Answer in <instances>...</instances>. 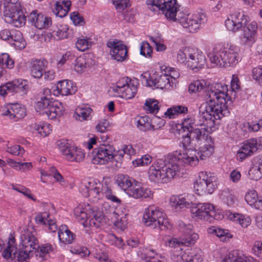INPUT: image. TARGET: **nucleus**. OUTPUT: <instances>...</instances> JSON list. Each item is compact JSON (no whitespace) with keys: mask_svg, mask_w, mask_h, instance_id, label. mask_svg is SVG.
<instances>
[{"mask_svg":"<svg viewBox=\"0 0 262 262\" xmlns=\"http://www.w3.org/2000/svg\"><path fill=\"white\" fill-rule=\"evenodd\" d=\"M81 190L85 197L91 196L97 200L106 197L114 202H120V200L112 194L110 182L103 180L101 182H88L82 184Z\"/></svg>","mask_w":262,"mask_h":262,"instance_id":"obj_7","label":"nucleus"},{"mask_svg":"<svg viewBox=\"0 0 262 262\" xmlns=\"http://www.w3.org/2000/svg\"><path fill=\"white\" fill-rule=\"evenodd\" d=\"M173 153H177V157L181 163L191 166H195L199 162L198 155L199 154L195 149L192 148H187L185 153L176 151Z\"/></svg>","mask_w":262,"mask_h":262,"instance_id":"obj_20","label":"nucleus"},{"mask_svg":"<svg viewBox=\"0 0 262 262\" xmlns=\"http://www.w3.org/2000/svg\"><path fill=\"white\" fill-rule=\"evenodd\" d=\"M252 251L256 256L262 259V242L259 241L255 242Z\"/></svg>","mask_w":262,"mask_h":262,"instance_id":"obj_63","label":"nucleus"},{"mask_svg":"<svg viewBox=\"0 0 262 262\" xmlns=\"http://www.w3.org/2000/svg\"><path fill=\"white\" fill-rule=\"evenodd\" d=\"M156 255L157 253L153 250H148L141 255V262H162L156 257Z\"/></svg>","mask_w":262,"mask_h":262,"instance_id":"obj_42","label":"nucleus"},{"mask_svg":"<svg viewBox=\"0 0 262 262\" xmlns=\"http://www.w3.org/2000/svg\"><path fill=\"white\" fill-rule=\"evenodd\" d=\"M190 47H185L183 50H180L177 54L178 60L183 63L185 61L187 62L188 57L189 56Z\"/></svg>","mask_w":262,"mask_h":262,"instance_id":"obj_56","label":"nucleus"},{"mask_svg":"<svg viewBox=\"0 0 262 262\" xmlns=\"http://www.w3.org/2000/svg\"><path fill=\"white\" fill-rule=\"evenodd\" d=\"M28 18L32 25L39 29L48 28L52 24L50 17L45 16L41 14H37L35 11L29 14Z\"/></svg>","mask_w":262,"mask_h":262,"instance_id":"obj_24","label":"nucleus"},{"mask_svg":"<svg viewBox=\"0 0 262 262\" xmlns=\"http://www.w3.org/2000/svg\"><path fill=\"white\" fill-rule=\"evenodd\" d=\"M129 80L128 77H124L120 79L117 83L116 85L113 88V90L114 92L120 94L126 86L129 84Z\"/></svg>","mask_w":262,"mask_h":262,"instance_id":"obj_46","label":"nucleus"},{"mask_svg":"<svg viewBox=\"0 0 262 262\" xmlns=\"http://www.w3.org/2000/svg\"><path fill=\"white\" fill-rule=\"evenodd\" d=\"M202 251L199 248L186 250L180 256V259L185 262H201Z\"/></svg>","mask_w":262,"mask_h":262,"instance_id":"obj_28","label":"nucleus"},{"mask_svg":"<svg viewBox=\"0 0 262 262\" xmlns=\"http://www.w3.org/2000/svg\"><path fill=\"white\" fill-rule=\"evenodd\" d=\"M46 69L45 62L40 60H35L31 62L30 67L31 75L35 78L39 79L42 75Z\"/></svg>","mask_w":262,"mask_h":262,"instance_id":"obj_29","label":"nucleus"},{"mask_svg":"<svg viewBox=\"0 0 262 262\" xmlns=\"http://www.w3.org/2000/svg\"><path fill=\"white\" fill-rule=\"evenodd\" d=\"M69 11L66 9V7L64 8L62 5L59 4V3L56 2L53 12L56 16L63 17L67 14Z\"/></svg>","mask_w":262,"mask_h":262,"instance_id":"obj_54","label":"nucleus"},{"mask_svg":"<svg viewBox=\"0 0 262 262\" xmlns=\"http://www.w3.org/2000/svg\"><path fill=\"white\" fill-rule=\"evenodd\" d=\"M221 198L228 206L233 205L236 200L235 196L228 191L223 192L221 194Z\"/></svg>","mask_w":262,"mask_h":262,"instance_id":"obj_50","label":"nucleus"},{"mask_svg":"<svg viewBox=\"0 0 262 262\" xmlns=\"http://www.w3.org/2000/svg\"><path fill=\"white\" fill-rule=\"evenodd\" d=\"M184 124L185 126L191 127V136L195 138V141L203 143L199 152L200 159L203 160L210 157L214 151V146L212 139L208 135V129L213 127L214 124H205L203 121L196 119L188 120Z\"/></svg>","mask_w":262,"mask_h":262,"instance_id":"obj_5","label":"nucleus"},{"mask_svg":"<svg viewBox=\"0 0 262 262\" xmlns=\"http://www.w3.org/2000/svg\"><path fill=\"white\" fill-rule=\"evenodd\" d=\"M6 151L14 156H20L25 152V150L19 145H15L10 147H7Z\"/></svg>","mask_w":262,"mask_h":262,"instance_id":"obj_57","label":"nucleus"},{"mask_svg":"<svg viewBox=\"0 0 262 262\" xmlns=\"http://www.w3.org/2000/svg\"><path fill=\"white\" fill-rule=\"evenodd\" d=\"M171 205L175 208L180 207L183 208L184 207L191 208L193 205L192 202H189L186 201V198L182 195L172 196L170 199Z\"/></svg>","mask_w":262,"mask_h":262,"instance_id":"obj_34","label":"nucleus"},{"mask_svg":"<svg viewBox=\"0 0 262 262\" xmlns=\"http://www.w3.org/2000/svg\"><path fill=\"white\" fill-rule=\"evenodd\" d=\"M4 7H8L10 9H20L21 8L20 3L18 0H5Z\"/></svg>","mask_w":262,"mask_h":262,"instance_id":"obj_62","label":"nucleus"},{"mask_svg":"<svg viewBox=\"0 0 262 262\" xmlns=\"http://www.w3.org/2000/svg\"><path fill=\"white\" fill-rule=\"evenodd\" d=\"M146 4L151 11L155 10L152 8L155 6L162 11L167 19L179 22L184 28L188 29L190 32L196 31L207 20L206 15L204 13L190 15L179 12L176 0H147Z\"/></svg>","mask_w":262,"mask_h":262,"instance_id":"obj_2","label":"nucleus"},{"mask_svg":"<svg viewBox=\"0 0 262 262\" xmlns=\"http://www.w3.org/2000/svg\"><path fill=\"white\" fill-rule=\"evenodd\" d=\"M50 217V215L48 213L44 212L37 214L35 220L37 224L46 225L48 221L51 219Z\"/></svg>","mask_w":262,"mask_h":262,"instance_id":"obj_51","label":"nucleus"},{"mask_svg":"<svg viewBox=\"0 0 262 262\" xmlns=\"http://www.w3.org/2000/svg\"><path fill=\"white\" fill-rule=\"evenodd\" d=\"M177 154L173 152L168 154L164 160L160 159L165 177L164 181L166 183L173 179L180 171L179 164L181 162L177 157Z\"/></svg>","mask_w":262,"mask_h":262,"instance_id":"obj_11","label":"nucleus"},{"mask_svg":"<svg viewBox=\"0 0 262 262\" xmlns=\"http://www.w3.org/2000/svg\"><path fill=\"white\" fill-rule=\"evenodd\" d=\"M193 205L192 206L190 211L194 216L209 223L213 222L215 218V212L212 204L199 203Z\"/></svg>","mask_w":262,"mask_h":262,"instance_id":"obj_13","label":"nucleus"},{"mask_svg":"<svg viewBox=\"0 0 262 262\" xmlns=\"http://www.w3.org/2000/svg\"><path fill=\"white\" fill-rule=\"evenodd\" d=\"M252 77L259 83H262V67H256L253 69Z\"/></svg>","mask_w":262,"mask_h":262,"instance_id":"obj_64","label":"nucleus"},{"mask_svg":"<svg viewBox=\"0 0 262 262\" xmlns=\"http://www.w3.org/2000/svg\"><path fill=\"white\" fill-rule=\"evenodd\" d=\"M143 219L145 226L152 229L166 231L172 227L165 214L154 206L145 209Z\"/></svg>","mask_w":262,"mask_h":262,"instance_id":"obj_9","label":"nucleus"},{"mask_svg":"<svg viewBox=\"0 0 262 262\" xmlns=\"http://www.w3.org/2000/svg\"><path fill=\"white\" fill-rule=\"evenodd\" d=\"M220 85L214 87L206 86V83L203 80L194 81L191 82L188 87L190 93L201 92L203 91L205 103H202L199 107V114L203 105H205L206 110L204 114H209L221 119L228 113L226 101L230 100L226 86H221L222 90L219 89Z\"/></svg>","mask_w":262,"mask_h":262,"instance_id":"obj_1","label":"nucleus"},{"mask_svg":"<svg viewBox=\"0 0 262 262\" xmlns=\"http://www.w3.org/2000/svg\"><path fill=\"white\" fill-rule=\"evenodd\" d=\"M113 4L119 12L122 11L129 6L128 0H116L113 2Z\"/></svg>","mask_w":262,"mask_h":262,"instance_id":"obj_60","label":"nucleus"},{"mask_svg":"<svg viewBox=\"0 0 262 262\" xmlns=\"http://www.w3.org/2000/svg\"><path fill=\"white\" fill-rule=\"evenodd\" d=\"M76 46L79 51H84L92 46V41L88 38H78Z\"/></svg>","mask_w":262,"mask_h":262,"instance_id":"obj_45","label":"nucleus"},{"mask_svg":"<svg viewBox=\"0 0 262 262\" xmlns=\"http://www.w3.org/2000/svg\"><path fill=\"white\" fill-rule=\"evenodd\" d=\"M234 217V220L243 228L247 227L251 224V219L248 216L237 214Z\"/></svg>","mask_w":262,"mask_h":262,"instance_id":"obj_48","label":"nucleus"},{"mask_svg":"<svg viewBox=\"0 0 262 262\" xmlns=\"http://www.w3.org/2000/svg\"><path fill=\"white\" fill-rule=\"evenodd\" d=\"M73 64L75 71L78 73L82 72L86 66L85 59L81 57L76 58Z\"/></svg>","mask_w":262,"mask_h":262,"instance_id":"obj_49","label":"nucleus"},{"mask_svg":"<svg viewBox=\"0 0 262 262\" xmlns=\"http://www.w3.org/2000/svg\"><path fill=\"white\" fill-rule=\"evenodd\" d=\"M76 219L84 227L99 228L104 223L102 212L97 207H92L89 204L79 205L74 209Z\"/></svg>","mask_w":262,"mask_h":262,"instance_id":"obj_6","label":"nucleus"},{"mask_svg":"<svg viewBox=\"0 0 262 262\" xmlns=\"http://www.w3.org/2000/svg\"><path fill=\"white\" fill-rule=\"evenodd\" d=\"M206 63L205 56L197 49L190 48L189 56L187 60V66L196 72L204 67Z\"/></svg>","mask_w":262,"mask_h":262,"instance_id":"obj_17","label":"nucleus"},{"mask_svg":"<svg viewBox=\"0 0 262 262\" xmlns=\"http://www.w3.org/2000/svg\"><path fill=\"white\" fill-rule=\"evenodd\" d=\"M262 172L256 166H252L249 171V175L252 180L257 181L261 177Z\"/></svg>","mask_w":262,"mask_h":262,"instance_id":"obj_61","label":"nucleus"},{"mask_svg":"<svg viewBox=\"0 0 262 262\" xmlns=\"http://www.w3.org/2000/svg\"><path fill=\"white\" fill-rule=\"evenodd\" d=\"M120 210H117L114 211L112 216V220L114 225L120 228L121 230H123L127 225V219L126 216V213H120Z\"/></svg>","mask_w":262,"mask_h":262,"instance_id":"obj_31","label":"nucleus"},{"mask_svg":"<svg viewBox=\"0 0 262 262\" xmlns=\"http://www.w3.org/2000/svg\"><path fill=\"white\" fill-rule=\"evenodd\" d=\"M110 126V123L107 120L102 119L99 121L96 126L97 132L100 133H104L108 130Z\"/></svg>","mask_w":262,"mask_h":262,"instance_id":"obj_58","label":"nucleus"},{"mask_svg":"<svg viewBox=\"0 0 262 262\" xmlns=\"http://www.w3.org/2000/svg\"><path fill=\"white\" fill-rule=\"evenodd\" d=\"M222 262H256L252 257L239 256L236 252H232L224 257Z\"/></svg>","mask_w":262,"mask_h":262,"instance_id":"obj_35","label":"nucleus"},{"mask_svg":"<svg viewBox=\"0 0 262 262\" xmlns=\"http://www.w3.org/2000/svg\"><path fill=\"white\" fill-rule=\"evenodd\" d=\"M92 112V108L89 106H85L84 107L77 109L76 113L78 116V119L81 121L90 119Z\"/></svg>","mask_w":262,"mask_h":262,"instance_id":"obj_41","label":"nucleus"},{"mask_svg":"<svg viewBox=\"0 0 262 262\" xmlns=\"http://www.w3.org/2000/svg\"><path fill=\"white\" fill-rule=\"evenodd\" d=\"M182 231L184 233V237L182 238V243L184 245L188 246L194 244L199 238V235L192 231V225H186L182 223L179 224Z\"/></svg>","mask_w":262,"mask_h":262,"instance_id":"obj_25","label":"nucleus"},{"mask_svg":"<svg viewBox=\"0 0 262 262\" xmlns=\"http://www.w3.org/2000/svg\"><path fill=\"white\" fill-rule=\"evenodd\" d=\"M147 83L149 86H154L157 89H169L172 86L173 80L169 79V76L166 73L159 76L156 75L154 78L151 77L147 80Z\"/></svg>","mask_w":262,"mask_h":262,"instance_id":"obj_21","label":"nucleus"},{"mask_svg":"<svg viewBox=\"0 0 262 262\" xmlns=\"http://www.w3.org/2000/svg\"><path fill=\"white\" fill-rule=\"evenodd\" d=\"M129 196L136 199L143 200L146 198H151L153 193L148 188H144L135 185L128 190L127 192Z\"/></svg>","mask_w":262,"mask_h":262,"instance_id":"obj_26","label":"nucleus"},{"mask_svg":"<svg viewBox=\"0 0 262 262\" xmlns=\"http://www.w3.org/2000/svg\"><path fill=\"white\" fill-rule=\"evenodd\" d=\"M262 148V138H252L245 141L237 153V158L241 161L251 156Z\"/></svg>","mask_w":262,"mask_h":262,"instance_id":"obj_14","label":"nucleus"},{"mask_svg":"<svg viewBox=\"0 0 262 262\" xmlns=\"http://www.w3.org/2000/svg\"><path fill=\"white\" fill-rule=\"evenodd\" d=\"M76 91L77 88L72 81L63 80L58 82L53 93L55 96H68L74 94Z\"/></svg>","mask_w":262,"mask_h":262,"instance_id":"obj_23","label":"nucleus"},{"mask_svg":"<svg viewBox=\"0 0 262 262\" xmlns=\"http://www.w3.org/2000/svg\"><path fill=\"white\" fill-rule=\"evenodd\" d=\"M199 178L194 186L196 193L200 195L212 193L216 187V178L206 171L200 172Z\"/></svg>","mask_w":262,"mask_h":262,"instance_id":"obj_12","label":"nucleus"},{"mask_svg":"<svg viewBox=\"0 0 262 262\" xmlns=\"http://www.w3.org/2000/svg\"><path fill=\"white\" fill-rule=\"evenodd\" d=\"M3 14L5 21L15 27H20L25 24L26 17L21 8L16 10L15 8L4 7Z\"/></svg>","mask_w":262,"mask_h":262,"instance_id":"obj_16","label":"nucleus"},{"mask_svg":"<svg viewBox=\"0 0 262 262\" xmlns=\"http://www.w3.org/2000/svg\"><path fill=\"white\" fill-rule=\"evenodd\" d=\"M118 186L124 191L129 189L132 186H134L131 182L130 178L124 174H118L116 180Z\"/></svg>","mask_w":262,"mask_h":262,"instance_id":"obj_36","label":"nucleus"},{"mask_svg":"<svg viewBox=\"0 0 262 262\" xmlns=\"http://www.w3.org/2000/svg\"><path fill=\"white\" fill-rule=\"evenodd\" d=\"M258 196L256 192L254 190H249L245 195V200L247 203L250 205L253 206L254 203H255L257 200H258Z\"/></svg>","mask_w":262,"mask_h":262,"instance_id":"obj_52","label":"nucleus"},{"mask_svg":"<svg viewBox=\"0 0 262 262\" xmlns=\"http://www.w3.org/2000/svg\"><path fill=\"white\" fill-rule=\"evenodd\" d=\"M157 100L153 99L147 100L145 103L144 110L147 113H157L159 108Z\"/></svg>","mask_w":262,"mask_h":262,"instance_id":"obj_43","label":"nucleus"},{"mask_svg":"<svg viewBox=\"0 0 262 262\" xmlns=\"http://www.w3.org/2000/svg\"><path fill=\"white\" fill-rule=\"evenodd\" d=\"M244 129L246 132H256L262 127V119L258 121L257 123L245 122L243 124Z\"/></svg>","mask_w":262,"mask_h":262,"instance_id":"obj_47","label":"nucleus"},{"mask_svg":"<svg viewBox=\"0 0 262 262\" xmlns=\"http://www.w3.org/2000/svg\"><path fill=\"white\" fill-rule=\"evenodd\" d=\"M107 46L111 49L110 53L114 59L122 62L126 58L127 48L121 40L117 39L110 40L107 42Z\"/></svg>","mask_w":262,"mask_h":262,"instance_id":"obj_18","label":"nucleus"},{"mask_svg":"<svg viewBox=\"0 0 262 262\" xmlns=\"http://www.w3.org/2000/svg\"><path fill=\"white\" fill-rule=\"evenodd\" d=\"M59 241L65 244L72 243L74 240V235L66 225L61 226L58 232Z\"/></svg>","mask_w":262,"mask_h":262,"instance_id":"obj_32","label":"nucleus"},{"mask_svg":"<svg viewBox=\"0 0 262 262\" xmlns=\"http://www.w3.org/2000/svg\"><path fill=\"white\" fill-rule=\"evenodd\" d=\"M13 37H11L10 42L16 49L21 50L25 48L26 42L23 38L22 33L18 30H13Z\"/></svg>","mask_w":262,"mask_h":262,"instance_id":"obj_33","label":"nucleus"},{"mask_svg":"<svg viewBox=\"0 0 262 262\" xmlns=\"http://www.w3.org/2000/svg\"><path fill=\"white\" fill-rule=\"evenodd\" d=\"M208 231L210 233H214L217 236L221 238L222 241H225L226 239L229 238L231 237V235L229 234L228 230H224L220 228H215L213 227L210 228Z\"/></svg>","mask_w":262,"mask_h":262,"instance_id":"obj_44","label":"nucleus"},{"mask_svg":"<svg viewBox=\"0 0 262 262\" xmlns=\"http://www.w3.org/2000/svg\"><path fill=\"white\" fill-rule=\"evenodd\" d=\"M53 250V246L50 244H44L37 248L36 252V256L44 259V257Z\"/></svg>","mask_w":262,"mask_h":262,"instance_id":"obj_39","label":"nucleus"},{"mask_svg":"<svg viewBox=\"0 0 262 262\" xmlns=\"http://www.w3.org/2000/svg\"><path fill=\"white\" fill-rule=\"evenodd\" d=\"M238 48L234 46H227L218 49L215 48L209 53L208 57L212 63L224 68L237 64L239 60Z\"/></svg>","mask_w":262,"mask_h":262,"instance_id":"obj_8","label":"nucleus"},{"mask_svg":"<svg viewBox=\"0 0 262 262\" xmlns=\"http://www.w3.org/2000/svg\"><path fill=\"white\" fill-rule=\"evenodd\" d=\"M20 238L19 250L17 251L14 246L15 240L11 236L9 238L7 248L3 252V255L6 259L11 258L14 262H29L30 257L35 253L38 247V241L33 229L29 228L24 230Z\"/></svg>","mask_w":262,"mask_h":262,"instance_id":"obj_3","label":"nucleus"},{"mask_svg":"<svg viewBox=\"0 0 262 262\" xmlns=\"http://www.w3.org/2000/svg\"><path fill=\"white\" fill-rule=\"evenodd\" d=\"M53 101L46 97L41 98L40 100L37 101L35 106V108L37 112H42L43 114H45L47 110L50 106V104Z\"/></svg>","mask_w":262,"mask_h":262,"instance_id":"obj_40","label":"nucleus"},{"mask_svg":"<svg viewBox=\"0 0 262 262\" xmlns=\"http://www.w3.org/2000/svg\"><path fill=\"white\" fill-rule=\"evenodd\" d=\"M148 177L149 180L155 183H166L163 172L160 160H158L151 165L148 171Z\"/></svg>","mask_w":262,"mask_h":262,"instance_id":"obj_22","label":"nucleus"},{"mask_svg":"<svg viewBox=\"0 0 262 262\" xmlns=\"http://www.w3.org/2000/svg\"><path fill=\"white\" fill-rule=\"evenodd\" d=\"M152 50L149 43L144 41L142 43L140 47V54L145 57H151Z\"/></svg>","mask_w":262,"mask_h":262,"instance_id":"obj_53","label":"nucleus"},{"mask_svg":"<svg viewBox=\"0 0 262 262\" xmlns=\"http://www.w3.org/2000/svg\"><path fill=\"white\" fill-rule=\"evenodd\" d=\"M151 162V157L148 155H145L142 156L140 159H137L133 162L134 165L145 166L150 163Z\"/></svg>","mask_w":262,"mask_h":262,"instance_id":"obj_59","label":"nucleus"},{"mask_svg":"<svg viewBox=\"0 0 262 262\" xmlns=\"http://www.w3.org/2000/svg\"><path fill=\"white\" fill-rule=\"evenodd\" d=\"M12 117L11 119H22L26 115V110L23 106H21L18 103L11 104Z\"/></svg>","mask_w":262,"mask_h":262,"instance_id":"obj_37","label":"nucleus"},{"mask_svg":"<svg viewBox=\"0 0 262 262\" xmlns=\"http://www.w3.org/2000/svg\"><path fill=\"white\" fill-rule=\"evenodd\" d=\"M63 111V107L60 102L53 101L50 104V106L48 107V110L45 112V114L49 118L54 119L60 117L62 115Z\"/></svg>","mask_w":262,"mask_h":262,"instance_id":"obj_30","label":"nucleus"},{"mask_svg":"<svg viewBox=\"0 0 262 262\" xmlns=\"http://www.w3.org/2000/svg\"><path fill=\"white\" fill-rule=\"evenodd\" d=\"M249 17L243 12H235L231 14L225 20L227 29L233 33L243 31L241 39L243 43L251 46L256 41L257 24L255 21L248 23Z\"/></svg>","mask_w":262,"mask_h":262,"instance_id":"obj_4","label":"nucleus"},{"mask_svg":"<svg viewBox=\"0 0 262 262\" xmlns=\"http://www.w3.org/2000/svg\"><path fill=\"white\" fill-rule=\"evenodd\" d=\"M114 148L110 144H102L94 149L95 159L100 164H105L112 162L114 158Z\"/></svg>","mask_w":262,"mask_h":262,"instance_id":"obj_19","label":"nucleus"},{"mask_svg":"<svg viewBox=\"0 0 262 262\" xmlns=\"http://www.w3.org/2000/svg\"><path fill=\"white\" fill-rule=\"evenodd\" d=\"M59 147L64 158L68 161L79 162L84 158V154L81 149L71 145L66 141H61Z\"/></svg>","mask_w":262,"mask_h":262,"instance_id":"obj_15","label":"nucleus"},{"mask_svg":"<svg viewBox=\"0 0 262 262\" xmlns=\"http://www.w3.org/2000/svg\"><path fill=\"white\" fill-rule=\"evenodd\" d=\"M137 92V88L136 85L131 84L130 80L129 83L123 89L119 94L120 97L125 99H129L133 98Z\"/></svg>","mask_w":262,"mask_h":262,"instance_id":"obj_38","label":"nucleus"},{"mask_svg":"<svg viewBox=\"0 0 262 262\" xmlns=\"http://www.w3.org/2000/svg\"><path fill=\"white\" fill-rule=\"evenodd\" d=\"M205 105H203L202 107L200 109V114L196 115L192 117H187L184 119L182 123V127L184 129H187L189 132V135H188V134H187L186 136H184L182 138V140L181 141V143L183 145V147L185 149L189 148L188 147L190 146V144L191 143V139L192 141L193 140H195V138H194L191 136V131L192 130V129L191 127H187L185 126L184 123L187 122L188 120H195L196 119H200V120H202L203 121V123H211L212 124L215 123V120L217 119V118H216L215 117L213 116V115H211L209 114H204V112L206 110V108L205 107Z\"/></svg>","mask_w":262,"mask_h":262,"instance_id":"obj_10","label":"nucleus"},{"mask_svg":"<svg viewBox=\"0 0 262 262\" xmlns=\"http://www.w3.org/2000/svg\"><path fill=\"white\" fill-rule=\"evenodd\" d=\"M11 93H19L20 95H26L29 89L28 82L23 79H14L8 82Z\"/></svg>","mask_w":262,"mask_h":262,"instance_id":"obj_27","label":"nucleus"},{"mask_svg":"<svg viewBox=\"0 0 262 262\" xmlns=\"http://www.w3.org/2000/svg\"><path fill=\"white\" fill-rule=\"evenodd\" d=\"M0 61L2 66L5 65L8 69H11L14 66L13 60L10 58L9 55L7 53H4L0 55Z\"/></svg>","mask_w":262,"mask_h":262,"instance_id":"obj_55","label":"nucleus"}]
</instances>
